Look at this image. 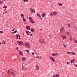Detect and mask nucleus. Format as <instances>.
Masks as SVG:
<instances>
[{"mask_svg": "<svg viewBox=\"0 0 77 77\" xmlns=\"http://www.w3.org/2000/svg\"><path fill=\"white\" fill-rule=\"evenodd\" d=\"M22 69L25 71L27 69V64L26 63H23L22 65Z\"/></svg>", "mask_w": 77, "mask_h": 77, "instance_id": "obj_1", "label": "nucleus"}, {"mask_svg": "<svg viewBox=\"0 0 77 77\" xmlns=\"http://www.w3.org/2000/svg\"><path fill=\"white\" fill-rule=\"evenodd\" d=\"M17 42L20 45H23V46L24 45V43L23 42H22V41H17Z\"/></svg>", "mask_w": 77, "mask_h": 77, "instance_id": "obj_2", "label": "nucleus"}, {"mask_svg": "<svg viewBox=\"0 0 77 77\" xmlns=\"http://www.w3.org/2000/svg\"><path fill=\"white\" fill-rule=\"evenodd\" d=\"M25 46L26 47L29 48H30V44L28 42H26L25 44Z\"/></svg>", "mask_w": 77, "mask_h": 77, "instance_id": "obj_3", "label": "nucleus"}, {"mask_svg": "<svg viewBox=\"0 0 77 77\" xmlns=\"http://www.w3.org/2000/svg\"><path fill=\"white\" fill-rule=\"evenodd\" d=\"M30 11L31 12L32 14H34V13H35V10L31 8H30Z\"/></svg>", "mask_w": 77, "mask_h": 77, "instance_id": "obj_4", "label": "nucleus"}, {"mask_svg": "<svg viewBox=\"0 0 77 77\" xmlns=\"http://www.w3.org/2000/svg\"><path fill=\"white\" fill-rule=\"evenodd\" d=\"M59 55V54L58 53H53L52 54V56L57 57Z\"/></svg>", "mask_w": 77, "mask_h": 77, "instance_id": "obj_5", "label": "nucleus"}, {"mask_svg": "<svg viewBox=\"0 0 77 77\" xmlns=\"http://www.w3.org/2000/svg\"><path fill=\"white\" fill-rule=\"evenodd\" d=\"M50 59L52 61V62H55V59L53 58V57H50Z\"/></svg>", "mask_w": 77, "mask_h": 77, "instance_id": "obj_6", "label": "nucleus"}, {"mask_svg": "<svg viewBox=\"0 0 77 77\" xmlns=\"http://www.w3.org/2000/svg\"><path fill=\"white\" fill-rule=\"evenodd\" d=\"M26 33L27 35H30L31 36H32V33L30 32L29 31H26Z\"/></svg>", "mask_w": 77, "mask_h": 77, "instance_id": "obj_7", "label": "nucleus"}, {"mask_svg": "<svg viewBox=\"0 0 77 77\" xmlns=\"http://www.w3.org/2000/svg\"><path fill=\"white\" fill-rule=\"evenodd\" d=\"M11 74L13 76H15V73H14V72H13V70L11 69Z\"/></svg>", "mask_w": 77, "mask_h": 77, "instance_id": "obj_8", "label": "nucleus"}, {"mask_svg": "<svg viewBox=\"0 0 77 77\" xmlns=\"http://www.w3.org/2000/svg\"><path fill=\"white\" fill-rule=\"evenodd\" d=\"M18 51L19 53V54L20 55V56H23V53L22 51H21L20 50H18Z\"/></svg>", "mask_w": 77, "mask_h": 77, "instance_id": "obj_9", "label": "nucleus"}, {"mask_svg": "<svg viewBox=\"0 0 77 77\" xmlns=\"http://www.w3.org/2000/svg\"><path fill=\"white\" fill-rule=\"evenodd\" d=\"M57 13L56 11H54L52 12V14H53L54 15H57Z\"/></svg>", "mask_w": 77, "mask_h": 77, "instance_id": "obj_10", "label": "nucleus"}, {"mask_svg": "<svg viewBox=\"0 0 77 77\" xmlns=\"http://www.w3.org/2000/svg\"><path fill=\"white\" fill-rule=\"evenodd\" d=\"M16 37L17 39H20V36L18 34H17L16 35Z\"/></svg>", "mask_w": 77, "mask_h": 77, "instance_id": "obj_11", "label": "nucleus"}, {"mask_svg": "<svg viewBox=\"0 0 77 77\" xmlns=\"http://www.w3.org/2000/svg\"><path fill=\"white\" fill-rule=\"evenodd\" d=\"M39 42L40 44H43L44 42V41H42V40H41V39L39 40Z\"/></svg>", "mask_w": 77, "mask_h": 77, "instance_id": "obj_12", "label": "nucleus"}, {"mask_svg": "<svg viewBox=\"0 0 77 77\" xmlns=\"http://www.w3.org/2000/svg\"><path fill=\"white\" fill-rule=\"evenodd\" d=\"M36 69L37 70H39V66H38V65H36Z\"/></svg>", "mask_w": 77, "mask_h": 77, "instance_id": "obj_13", "label": "nucleus"}, {"mask_svg": "<svg viewBox=\"0 0 77 77\" xmlns=\"http://www.w3.org/2000/svg\"><path fill=\"white\" fill-rule=\"evenodd\" d=\"M63 30H64V27H63V26H62L60 28V31L61 32H62Z\"/></svg>", "mask_w": 77, "mask_h": 77, "instance_id": "obj_14", "label": "nucleus"}, {"mask_svg": "<svg viewBox=\"0 0 77 77\" xmlns=\"http://www.w3.org/2000/svg\"><path fill=\"white\" fill-rule=\"evenodd\" d=\"M26 28L27 30H30V26H26Z\"/></svg>", "mask_w": 77, "mask_h": 77, "instance_id": "obj_15", "label": "nucleus"}, {"mask_svg": "<svg viewBox=\"0 0 77 77\" xmlns=\"http://www.w3.org/2000/svg\"><path fill=\"white\" fill-rule=\"evenodd\" d=\"M37 56H38V55L36 54H35L34 55V57H35V58H37Z\"/></svg>", "mask_w": 77, "mask_h": 77, "instance_id": "obj_16", "label": "nucleus"}, {"mask_svg": "<svg viewBox=\"0 0 77 77\" xmlns=\"http://www.w3.org/2000/svg\"><path fill=\"white\" fill-rule=\"evenodd\" d=\"M37 16L38 17H40V18H41V15H40V14H39V13H38L37 14Z\"/></svg>", "mask_w": 77, "mask_h": 77, "instance_id": "obj_17", "label": "nucleus"}, {"mask_svg": "<svg viewBox=\"0 0 77 77\" xmlns=\"http://www.w3.org/2000/svg\"><path fill=\"white\" fill-rule=\"evenodd\" d=\"M45 13H43L42 14V17H45Z\"/></svg>", "mask_w": 77, "mask_h": 77, "instance_id": "obj_18", "label": "nucleus"}, {"mask_svg": "<svg viewBox=\"0 0 77 77\" xmlns=\"http://www.w3.org/2000/svg\"><path fill=\"white\" fill-rule=\"evenodd\" d=\"M22 61H24L26 60V58L25 57H23L22 58Z\"/></svg>", "mask_w": 77, "mask_h": 77, "instance_id": "obj_19", "label": "nucleus"}, {"mask_svg": "<svg viewBox=\"0 0 77 77\" xmlns=\"http://www.w3.org/2000/svg\"><path fill=\"white\" fill-rule=\"evenodd\" d=\"M29 22H30V23H32V24H35V22L34 21H32L31 20H30L29 21Z\"/></svg>", "mask_w": 77, "mask_h": 77, "instance_id": "obj_20", "label": "nucleus"}, {"mask_svg": "<svg viewBox=\"0 0 77 77\" xmlns=\"http://www.w3.org/2000/svg\"><path fill=\"white\" fill-rule=\"evenodd\" d=\"M64 45V48H68V46L67 45Z\"/></svg>", "mask_w": 77, "mask_h": 77, "instance_id": "obj_21", "label": "nucleus"}, {"mask_svg": "<svg viewBox=\"0 0 77 77\" xmlns=\"http://www.w3.org/2000/svg\"><path fill=\"white\" fill-rule=\"evenodd\" d=\"M21 16L22 18H24V15H23V14H21Z\"/></svg>", "mask_w": 77, "mask_h": 77, "instance_id": "obj_22", "label": "nucleus"}, {"mask_svg": "<svg viewBox=\"0 0 77 77\" xmlns=\"http://www.w3.org/2000/svg\"><path fill=\"white\" fill-rule=\"evenodd\" d=\"M74 61H75V60H74V59H73V60H71V63H73V62H74Z\"/></svg>", "mask_w": 77, "mask_h": 77, "instance_id": "obj_23", "label": "nucleus"}, {"mask_svg": "<svg viewBox=\"0 0 77 77\" xmlns=\"http://www.w3.org/2000/svg\"><path fill=\"white\" fill-rule=\"evenodd\" d=\"M74 42H75V43H77V40L75 39H73Z\"/></svg>", "mask_w": 77, "mask_h": 77, "instance_id": "obj_24", "label": "nucleus"}, {"mask_svg": "<svg viewBox=\"0 0 77 77\" xmlns=\"http://www.w3.org/2000/svg\"><path fill=\"white\" fill-rule=\"evenodd\" d=\"M63 38H65V39H66V38L65 35H64V36H63Z\"/></svg>", "mask_w": 77, "mask_h": 77, "instance_id": "obj_25", "label": "nucleus"}, {"mask_svg": "<svg viewBox=\"0 0 77 77\" xmlns=\"http://www.w3.org/2000/svg\"><path fill=\"white\" fill-rule=\"evenodd\" d=\"M31 32H34V31H35V30H34L33 29H31Z\"/></svg>", "mask_w": 77, "mask_h": 77, "instance_id": "obj_26", "label": "nucleus"}, {"mask_svg": "<svg viewBox=\"0 0 77 77\" xmlns=\"http://www.w3.org/2000/svg\"><path fill=\"white\" fill-rule=\"evenodd\" d=\"M67 54H72V53L70 52H67Z\"/></svg>", "mask_w": 77, "mask_h": 77, "instance_id": "obj_27", "label": "nucleus"}, {"mask_svg": "<svg viewBox=\"0 0 77 77\" xmlns=\"http://www.w3.org/2000/svg\"><path fill=\"white\" fill-rule=\"evenodd\" d=\"M7 6L4 5L3 8H5V9H6V8H7Z\"/></svg>", "mask_w": 77, "mask_h": 77, "instance_id": "obj_28", "label": "nucleus"}, {"mask_svg": "<svg viewBox=\"0 0 77 77\" xmlns=\"http://www.w3.org/2000/svg\"><path fill=\"white\" fill-rule=\"evenodd\" d=\"M5 13H8V10L6 9L5 10Z\"/></svg>", "mask_w": 77, "mask_h": 77, "instance_id": "obj_29", "label": "nucleus"}, {"mask_svg": "<svg viewBox=\"0 0 77 77\" xmlns=\"http://www.w3.org/2000/svg\"><path fill=\"white\" fill-rule=\"evenodd\" d=\"M56 75V77H59V74H56V75Z\"/></svg>", "mask_w": 77, "mask_h": 77, "instance_id": "obj_30", "label": "nucleus"}, {"mask_svg": "<svg viewBox=\"0 0 77 77\" xmlns=\"http://www.w3.org/2000/svg\"><path fill=\"white\" fill-rule=\"evenodd\" d=\"M2 44H6V43L5 42V41L3 40V41Z\"/></svg>", "mask_w": 77, "mask_h": 77, "instance_id": "obj_31", "label": "nucleus"}, {"mask_svg": "<svg viewBox=\"0 0 77 77\" xmlns=\"http://www.w3.org/2000/svg\"><path fill=\"white\" fill-rule=\"evenodd\" d=\"M69 40H70V41H72V38L71 37H70V38H69Z\"/></svg>", "mask_w": 77, "mask_h": 77, "instance_id": "obj_32", "label": "nucleus"}, {"mask_svg": "<svg viewBox=\"0 0 77 77\" xmlns=\"http://www.w3.org/2000/svg\"><path fill=\"white\" fill-rule=\"evenodd\" d=\"M59 6H62V3H59Z\"/></svg>", "mask_w": 77, "mask_h": 77, "instance_id": "obj_33", "label": "nucleus"}, {"mask_svg": "<svg viewBox=\"0 0 77 77\" xmlns=\"http://www.w3.org/2000/svg\"><path fill=\"white\" fill-rule=\"evenodd\" d=\"M23 21H24V22H26V19L23 18Z\"/></svg>", "mask_w": 77, "mask_h": 77, "instance_id": "obj_34", "label": "nucleus"}, {"mask_svg": "<svg viewBox=\"0 0 77 77\" xmlns=\"http://www.w3.org/2000/svg\"><path fill=\"white\" fill-rule=\"evenodd\" d=\"M68 27H71V25H70V24H68Z\"/></svg>", "mask_w": 77, "mask_h": 77, "instance_id": "obj_35", "label": "nucleus"}, {"mask_svg": "<svg viewBox=\"0 0 77 77\" xmlns=\"http://www.w3.org/2000/svg\"><path fill=\"white\" fill-rule=\"evenodd\" d=\"M7 72L8 74H9V70H8V71H7Z\"/></svg>", "mask_w": 77, "mask_h": 77, "instance_id": "obj_36", "label": "nucleus"}, {"mask_svg": "<svg viewBox=\"0 0 77 77\" xmlns=\"http://www.w3.org/2000/svg\"><path fill=\"white\" fill-rule=\"evenodd\" d=\"M72 54H73V55H75V53L74 52H72Z\"/></svg>", "mask_w": 77, "mask_h": 77, "instance_id": "obj_37", "label": "nucleus"}, {"mask_svg": "<svg viewBox=\"0 0 77 77\" xmlns=\"http://www.w3.org/2000/svg\"><path fill=\"white\" fill-rule=\"evenodd\" d=\"M29 19L30 20H31L32 19V17H30L29 18Z\"/></svg>", "mask_w": 77, "mask_h": 77, "instance_id": "obj_38", "label": "nucleus"}, {"mask_svg": "<svg viewBox=\"0 0 77 77\" xmlns=\"http://www.w3.org/2000/svg\"><path fill=\"white\" fill-rule=\"evenodd\" d=\"M3 1H4V2H7L8 1V0H3Z\"/></svg>", "mask_w": 77, "mask_h": 77, "instance_id": "obj_39", "label": "nucleus"}, {"mask_svg": "<svg viewBox=\"0 0 77 77\" xmlns=\"http://www.w3.org/2000/svg\"><path fill=\"white\" fill-rule=\"evenodd\" d=\"M50 16H51V17H53V14H50Z\"/></svg>", "mask_w": 77, "mask_h": 77, "instance_id": "obj_40", "label": "nucleus"}, {"mask_svg": "<svg viewBox=\"0 0 77 77\" xmlns=\"http://www.w3.org/2000/svg\"><path fill=\"white\" fill-rule=\"evenodd\" d=\"M0 33H3V32L2 31H0Z\"/></svg>", "mask_w": 77, "mask_h": 77, "instance_id": "obj_41", "label": "nucleus"}, {"mask_svg": "<svg viewBox=\"0 0 77 77\" xmlns=\"http://www.w3.org/2000/svg\"><path fill=\"white\" fill-rule=\"evenodd\" d=\"M67 33L68 34V35H69V32H67Z\"/></svg>", "mask_w": 77, "mask_h": 77, "instance_id": "obj_42", "label": "nucleus"}, {"mask_svg": "<svg viewBox=\"0 0 77 77\" xmlns=\"http://www.w3.org/2000/svg\"><path fill=\"white\" fill-rule=\"evenodd\" d=\"M17 32V30H16L15 31H14V32H13V33H16Z\"/></svg>", "mask_w": 77, "mask_h": 77, "instance_id": "obj_43", "label": "nucleus"}, {"mask_svg": "<svg viewBox=\"0 0 77 77\" xmlns=\"http://www.w3.org/2000/svg\"><path fill=\"white\" fill-rule=\"evenodd\" d=\"M24 2H28V1L27 0H23Z\"/></svg>", "mask_w": 77, "mask_h": 77, "instance_id": "obj_44", "label": "nucleus"}, {"mask_svg": "<svg viewBox=\"0 0 77 77\" xmlns=\"http://www.w3.org/2000/svg\"><path fill=\"white\" fill-rule=\"evenodd\" d=\"M37 57L38 58V59H41V57H40L39 58V56H37Z\"/></svg>", "mask_w": 77, "mask_h": 77, "instance_id": "obj_45", "label": "nucleus"}, {"mask_svg": "<svg viewBox=\"0 0 77 77\" xmlns=\"http://www.w3.org/2000/svg\"><path fill=\"white\" fill-rule=\"evenodd\" d=\"M74 66H75L76 67H77V66L75 64H74Z\"/></svg>", "mask_w": 77, "mask_h": 77, "instance_id": "obj_46", "label": "nucleus"}, {"mask_svg": "<svg viewBox=\"0 0 77 77\" xmlns=\"http://www.w3.org/2000/svg\"><path fill=\"white\" fill-rule=\"evenodd\" d=\"M53 77H56V75H53Z\"/></svg>", "mask_w": 77, "mask_h": 77, "instance_id": "obj_47", "label": "nucleus"}, {"mask_svg": "<svg viewBox=\"0 0 77 77\" xmlns=\"http://www.w3.org/2000/svg\"><path fill=\"white\" fill-rule=\"evenodd\" d=\"M2 1H0V4H2Z\"/></svg>", "mask_w": 77, "mask_h": 77, "instance_id": "obj_48", "label": "nucleus"}, {"mask_svg": "<svg viewBox=\"0 0 77 77\" xmlns=\"http://www.w3.org/2000/svg\"><path fill=\"white\" fill-rule=\"evenodd\" d=\"M26 52H27V53H29V50H26Z\"/></svg>", "mask_w": 77, "mask_h": 77, "instance_id": "obj_49", "label": "nucleus"}, {"mask_svg": "<svg viewBox=\"0 0 77 77\" xmlns=\"http://www.w3.org/2000/svg\"><path fill=\"white\" fill-rule=\"evenodd\" d=\"M16 49H17V50H18V47H17V48H16Z\"/></svg>", "mask_w": 77, "mask_h": 77, "instance_id": "obj_50", "label": "nucleus"}, {"mask_svg": "<svg viewBox=\"0 0 77 77\" xmlns=\"http://www.w3.org/2000/svg\"><path fill=\"white\" fill-rule=\"evenodd\" d=\"M31 21H32V22L33 21V19H32L31 20Z\"/></svg>", "mask_w": 77, "mask_h": 77, "instance_id": "obj_51", "label": "nucleus"}, {"mask_svg": "<svg viewBox=\"0 0 77 77\" xmlns=\"http://www.w3.org/2000/svg\"><path fill=\"white\" fill-rule=\"evenodd\" d=\"M61 72H63V70H61Z\"/></svg>", "mask_w": 77, "mask_h": 77, "instance_id": "obj_52", "label": "nucleus"}, {"mask_svg": "<svg viewBox=\"0 0 77 77\" xmlns=\"http://www.w3.org/2000/svg\"><path fill=\"white\" fill-rule=\"evenodd\" d=\"M32 55H34V54H34V53H32Z\"/></svg>", "mask_w": 77, "mask_h": 77, "instance_id": "obj_53", "label": "nucleus"}, {"mask_svg": "<svg viewBox=\"0 0 77 77\" xmlns=\"http://www.w3.org/2000/svg\"><path fill=\"white\" fill-rule=\"evenodd\" d=\"M67 65H68L69 64V63H68V62H67Z\"/></svg>", "mask_w": 77, "mask_h": 77, "instance_id": "obj_54", "label": "nucleus"}, {"mask_svg": "<svg viewBox=\"0 0 77 77\" xmlns=\"http://www.w3.org/2000/svg\"><path fill=\"white\" fill-rule=\"evenodd\" d=\"M12 32H14V29H13L12 30Z\"/></svg>", "mask_w": 77, "mask_h": 77, "instance_id": "obj_55", "label": "nucleus"}, {"mask_svg": "<svg viewBox=\"0 0 77 77\" xmlns=\"http://www.w3.org/2000/svg\"><path fill=\"white\" fill-rule=\"evenodd\" d=\"M13 30H14V31L15 30V29L14 28L13 29Z\"/></svg>", "mask_w": 77, "mask_h": 77, "instance_id": "obj_56", "label": "nucleus"}, {"mask_svg": "<svg viewBox=\"0 0 77 77\" xmlns=\"http://www.w3.org/2000/svg\"><path fill=\"white\" fill-rule=\"evenodd\" d=\"M61 36H62V37H63V36L62 35H61Z\"/></svg>", "mask_w": 77, "mask_h": 77, "instance_id": "obj_57", "label": "nucleus"}, {"mask_svg": "<svg viewBox=\"0 0 77 77\" xmlns=\"http://www.w3.org/2000/svg\"><path fill=\"white\" fill-rule=\"evenodd\" d=\"M42 30V29H40V30H41V31Z\"/></svg>", "mask_w": 77, "mask_h": 77, "instance_id": "obj_58", "label": "nucleus"}, {"mask_svg": "<svg viewBox=\"0 0 77 77\" xmlns=\"http://www.w3.org/2000/svg\"><path fill=\"white\" fill-rule=\"evenodd\" d=\"M2 44V43H1V42H0V44Z\"/></svg>", "mask_w": 77, "mask_h": 77, "instance_id": "obj_59", "label": "nucleus"}, {"mask_svg": "<svg viewBox=\"0 0 77 77\" xmlns=\"http://www.w3.org/2000/svg\"><path fill=\"white\" fill-rule=\"evenodd\" d=\"M29 55H30V54H29V53H28Z\"/></svg>", "mask_w": 77, "mask_h": 77, "instance_id": "obj_60", "label": "nucleus"}, {"mask_svg": "<svg viewBox=\"0 0 77 77\" xmlns=\"http://www.w3.org/2000/svg\"><path fill=\"white\" fill-rule=\"evenodd\" d=\"M44 43H45V44H46V43L44 42Z\"/></svg>", "mask_w": 77, "mask_h": 77, "instance_id": "obj_61", "label": "nucleus"}, {"mask_svg": "<svg viewBox=\"0 0 77 77\" xmlns=\"http://www.w3.org/2000/svg\"><path fill=\"white\" fill-rule=\"evenodd\" d=\"M49 36H51V35H49Z\"/></svg>", "mask_w": 77, "mask_h": 77, "instance_id": "obj_62", "label": "nucleus"}, {"mask_svg": "<svg viewBox=\"0 0 77 77\" xmlns=\"http://www.w3.org/2000/svg\"><path fill=\"white\" fill-rule=\"evenodd\" d=\"M23 35H24V33H23Z\"/></svg>", "mask_w": 77, "mask_h": 77, "instance_id": "obj_63", "label": "nucleus"}, {"mask_svg": "<svg viewBox=\"0 0 77 77\" xmlns=\"http://www.w3.org/2000/svg\"><path fill=\"white\" fill-rule=\"evenodd\" d=\"M3 14H4V13H3Z\"/></svg>", "mask_w": 77, "mask_h": 77, "instance_id": "obj_64", "label": "nucleus"}]
</instances>
